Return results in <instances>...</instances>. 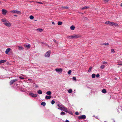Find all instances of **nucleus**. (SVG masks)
Returning a JSON list of instances; mask_svg holds the SVG:
<instances>
[{
  "label": "nucleus",
  "instance_id": "obj_9",
  "mask_svg": "<svg viewBox=\"0 0 122 122\" xmlns=\"http://www.w3.org/2000/svg\"><path fill=\"white\" fill-rule=\"evenodd\" d=\"M30 95L32 96L33 97H37V95L36 94H34L32 92H30L29 93Z\"/></svg>",
  "mask_w": 122,
  "mask_h": 122
},
{
  "label": "nucleus",
  "instance_id": "obj_21",
  "mask_svg": "<svg viewBox=\"0 0 122 122\" xmlns=\"http://www.w3.org/2000/svg\"><path fill=\"white\" fill-rule=\"evenodd\" d=\"M37 93L39 94H42V91L40 90H38L37 92Z\"/></svg>",
  "mask_w": 122,
  "mask_h": 122
},
{
  "label": "nucleus",
  "instance_id": "obj_53",
  "mask_svg": "<svg viewBox=\"0 0 122 122\" xmlns=\"http://www.w3.org/2000/svg\"><path fill=\"white\" fill-rule=\"evenodd\" d=\"M65 122H69L68 120H66L65 121Z\"/></svg>",
  "mask_w": 122,
  "mask_h": 122
},
{
  "label": "nucleus",
  "instance_id": "obj_18",
  "mask_svg": "<svg viewBox=\"0 0 122 122\" xmlns=\"http://www.w3.org/2000/svg\"><path fill=\"white\" fill-rule=\"evenodd\" d=\"M6 60H3L0 61V64L4 63L6 62Z\"/></svg>",
  "mask_w": 122,
  "mask_h": 122
},
{
  "label": "nucleus",
  "instance_id": "obj_7",
  "mask_svg": "<svg viewBox=\"0 0 122 122\" xmlns=\"http://www.w3.org/2000/svg\"><path fill=\"white\" fill-rule=\"evenodd\" d=\"M2 14L4 15H5L6 14L7 11V10L5 9H2Z\"/></svg>",
  "mask_w": 122,
  "mask_h": 122
},
{
  "label": "nucleus",
  "instance_id": "obj_19",
  "mask_svg": "<svg viewBox=\"0 0 122 122\" xmlns=\"http://www.w3.org/2000/svg\"><path fill=\"white\" fill-rule=\"evenodd\" d=\"M105 66L104 65H102L100 67V68L101 69H102L105 67Z\"/></svg>",
  "mask_w": 122,
  "mask_h": 122
},
{
  "label": "nucleus",
  "instance_id": "obj_55",
  "mask_svg": "<svg viewBox=\"0 0 122 122\" xmlns=\"http://www.w3.org/2000/svg\"><path fill=\"white\" fill-rule=\"evenodd\" d=\"M35 86H36V87H38V86H37V85L36 84Z\"/></svg>",
  "mask_w": 122,
  "mask_h": 122
},
{
  "label": "nucleus",
  "instance_id": "obj_32",
  "mask_svg": "<svg viewBox=\"0 0 122 122\" xmlns=\"http://www.w3.org/2000/svg\"><path fill=\"white\" fill-rule=\"evenodd\" d=\"M113 25H114L115 26H118V25L117 23H115L114 22Z\"/></svg>",
  "mask_w": 122,
  "mask_h": 122
},
{
  "label": "nucleus",
  "instance_id": "obj_29",
  "mask_svg": "<svg viewBox=\"0 0 122 122\" xmlns=\"http://www.w3.org/2000/svg\"><path fill=\"white\" fill-rule=\"evenodd\" d=\"M62 24V22L61 21H58L57 22V24L59 25H61Z\"/></svg>",
  "mask_w": 122,
  "mask_h": 122
},
{
  "label": "nucleus",
  "instance_id": "obj_5",
  "mask_svg": "<svg viewBox=\"0 0 122 122\" xmlns=\"http://www.w3.org/2000/svg\"><path fill=\"white\" fill-rule=\"evenodd\" d=\"M80 37L81 36L78 35H76L75 34H74L71 36V38L76 39Z\"/></svg>",
  "mask_w": 122,
  "mask_h": 122
},
{
  "label": "nucleus",
  "instance_id": "obj_45",
  "mask_svg": "<svg viewBox=\"0 0 122 122\" xmlns=\"http://www.w3.org/2000/svg\"><path fill=\"white\" fill-rule=\"evenodd\" d=\"M19 78L20 79H24V77H21L20 76H19Z\"/></svg>",
  "mask_w": 122,
  "mask_h": 122
},
{
  "label": "nucleus",
  "instance_id": "obj_31",
  "mask_svg": "<svg viewBox=\"0 0 122 122\" xmlns=\"http://www.w3.org/2000/svg\"><path fill=\"white\" fill-rule=\"evenodd\" d=\"M111 52L112 53H115V51L113 49H112L111 50Z\"/></svg>",
  "mask_w": 122,
  "mask_h": 122
},
{
  "label": "nucleus",
  "instance_id": "obj_24",
  "mask_svg": "<svg viewBox=\"0 0 122 122\" xmlns=\"http://www.w3.org/2000/svg\"><path fill=\"white\" fill-rule=\"evenodd\" d=\"M101 45H109V44L108 43H104L102 44Z\"/></svg>",
  "mask_w": 122,
  "mask_h": 122
},
{
  "label": "nucleus",
  "instance_id": "obj_15",
  "mask_svg": "<svg viewBox=\"0 0 122 122\" xmlns=\"http://www.w3.org/2000/svg\"><path fill=\"white\" fill-rule=\"evenodd\" d=\"M25 46V47H27L28 49H29L30 48V45L29 44H28V45H24Z\"/></svg>",
  "mask_w": 122,
  "mask_h": 122
},
{
  "label": "nucleus",
  "instance_id": "obj_42",
  "mask_svg": "<svg viewBox=\"0 0 122 122\" xmlns=\"http://www.w3.org/2000/svg\"><path fill=\"white\" fill-rule=\"evenodd\" d=\"M71 72V70H69L68 72V74H70Z\"/></svg>",
  "mask_w": 122,
  "mask_h": 122
},
{
  "label": "nucleus",
  "instance_id": "obj_59",
  "mask_svg": "<svg viewBox=\"0 0 122 122\" xmlns=\"http://www.w3.org/2000/svg\"><path fill=\"white\" fill-rule=\"evenodd\" d=\"M121 71L122 72V70Z\"/></svg>",
  "mask_w": 122,
  "mask_h": 122
},
{
  "label": "nucleus",
  "instance_id": "obj_40",
  "mask_svg": "<svg viewBox=\"0 0 122 122\" xmlns=\"http://www.w3.org/2000/svg\"><path fill=\"white\" fill-rule=\"evenodd\" d=\"M55 103V101L53 100H52L51 101V103L52 105L54 104Z\"/></svg>",
  "mask_w": 122,
  "mask_h": 122
},
{
  "label": "nucleus",
  "instance_id": "obj_20",
  "mask_svg": "<svg viewBox=\"0 0 122 122\" xmlns=\"http://www.w3.org/2000/svg\"><path fill=\"white\" fill-rule=\"evenodd\" d=\"M102 92L103 93H105L107 92V91L105 89H103L102 91Z\"/></svg>",
  "mask_w": 122,
  "mask_h": 122
},
{
  "label": "nucleus",
  "instance_id": "obj_36",
  "mask_svg": "<svg viewBox=\"0 0 122 122\" xmlns=\"http://www.w3.org/2000/svg\"><path fill=\"white\" fill-rule=\"evenodd\" d=\"M92 67H90L89 68V69L88 70V71L89 72H90L92 69Z\"/></svg>",
  "mask_w": 122,
  "mask_h": 122
},
{
  "label": "nucleus",
  "instance_id": "obj_46",
  "mask_svg": "<svg viewBox=\"0 0 122 122\" xmlns=\"http://www.w3.org/2000/svg\"><path fill=\"white\" fill-rule=\"evenodd\" d=\"M96 76L97 77H99L100 75L99 74H97L96 75Z\"/></svg>",
  "mask_w": 122,
  "mask_h": 122
},
{
  "label": "nucleus",
  "instance_id": "obj_30",
  "mask_svg": "<svg viewBox=\"0 0 122 122\" xmlns=\"http://www.w3.org/2000/svg\"><path fill=\"white\" fill-rule=\"evenodd\" d=\"M72 92V90L71 89H69L68 91V92L69 93H71Z\"/></svg>",
  "mask_w": 122,
  "mask_h": 122
},
{
  "label": "nucleus",
  "instance_id": "obj_26",
  "mask_svg": "<svg viewBox=\"0 0 122 122\" xmlns=\"http://www.w3.org/2000/svg\"><path fill=\"white\" fill-rule=\"evenodd\" d=\"M37 30L39 31L40 32H41L43 30V29H41L40 28H38L37 29Z\"/></svg>",
  "mask_w": 122,
  "mask_h": 122
},
{
  "label": "nucleus",
  "instance_id": "obj_48",
  "mask_svg": "<svg viewBox=\"0 0 122 122\" xmlns=\"http://www.w3.org/2000/svg\"><path fill=\"white\" fill-rule=\"evenodd\" d=\"M79 113L77 112H75V114L76 115H78L79 114Z\"/></svg>",
  "mask_w": 122,
  "mask_h": 122
},
{
  "label": "nucleus",
  "instance_id": "obj_10",
  "mask_svg": "<svg viewBox=\"0 0 122 122\" xmlns=\"http://www.w3.org/2000/svg\"><path fill=\"white\" fill-rule=\"evenodd\" d=\"M11 49L10 48H8L5 51V53L6 54H7L9 52L10 50Z\"/></svg>",
  "mask_w": 122,
  "mask_h": 122
},
{
  "label": "nucleus",
  "instance_id": "obj_23",
  "mask_svg": "<svg viewBox=\"0 0 122 122\" xmlns=\"http://www.w3.org/2000/svg\"><path fill=\"white\" fill-rule=\"evenodd\" d=\"M89 8V7L88 6H85L83 7L82 8V10H84L85 9L88 8Z\"/></svg>",
  "mask_w": 122,
  "mask_h": 122
},
{
  "label": "nucleus",
  "instance_id": "obj_38",
  "mask_svg": "<svg viewBox=\"0 0 122 122\" xmlns=\"http://www.w3.org/2000/svg\"><path fill=\"white\" fill-rule=\"evenodd\" d=\"M65 112H61L60 113V114L61 115H65Z\"/></svg>",
  "mask_w": 122,
  "mask_h": 122
},
{
  "label": "nucleus",
  "instance_id": "obj_50",
  "mask_svg": "<svg viewBox=\"0 0 122 122\" xmlns=\"http://www.w3.org/2000/svg\"><path fill=\"white\" fill-rule=\"evenodd\" d=\"M21 75L25 77L26 76L23 74H21Z\"/></svg>",
  "mask_w": 122,
  "mask_h": 122
},
{
  "label": "nucleus",
  "instance_id": "obj_33",
  "mask_svg": "<svg viewBox=\"0 0 122 122\" xmlns=\"http://www.w3.org/2000/svg\"><path fill=\"white\" fill-rule=\"evenodd\" d=\"M34 18V16L32 15H31L30 16V18L31 20L33 19Z\"/></svg>",
  "mask_w": 122,
  "mask_h": 122
},
{
  "label": "nucleus",
  "instance_id": "obj_56",
  "mask_svg": "<svg viewBox=\"0 0 122 122\" xmlns=\"http://www.w3.org/2000/svg\"><path fill=\"white\" fill-rule=\"evenodd\" d=\"M14 16H15L17 17V15H14Z\"/></svg>",
  "mask_w": 122,
  "mask_h": 122
},
{
  "label": "nucleus",
  "instance_id": "obj_51",
  "mask_svg": "<svg viewBox=\"0 0 122 122\" xmlns=\"http://www.w3.org/2000/svg\"><path fill=\"white\" fill-rule=\"evenodd\" d=\"M28 81H32V80L30 79H28Z\"/></svg>",
  "mask_w": 122,
  "mask_h": 122
},
{
  "label": "nucleus",
  "instance_id": "obj_25",
  "mask_svg": "<svg viewBox=\"0 0 122 122\" xmlns=\"http://www.w3.org/2000/svg\"><path fill=\"white\" fill-rule=\"evenodd\" d=\"M41 105H43V106H45L46 105V103L45 102H42L41 103Z\"/></svg>",
  "mask_w": 122,
  "mask_h": 122
},
{
  "label": "nucleus",
  "instance_id": "obj_28",
  "mask_svg": "<svg viewBox=\"0 0 122 122\" xmlns=\"http://www.w3.org/2000/svg\"><path fill=\"white\" fill-rule=\"evenodd\" d=\"M114 24V22H110L109 23V25L110 26H113Z\"/></svg>",
  "mask_w": 122,
  "mask_h": 122
},
{
  "label": "nucleus",
  "instance_id": "obj_2",
  "mask_svg": "<svg viewBox=\"0 0 122 122\" xmlns=\"http://www.w3.org/2000/svg\"><path fill=\"white\" fill-rule=\"evenodd\" d=\"M51 53V51L50 50L47 52L45 55V56L46 57H49L50 56Z\"/></svg>",
  "mask_w": 122,
  "mask_h": 122
},
{
  "label": "nucleus",
  "instance_id": "obj_58",
  "mask_svg": "<svg viewBox=\"0 0 122 122\" xmlns=\"http://www.w3.org/2000/svg\"><path fill=\"white\" fill-rule=\"evenodd\" d=\"M1 3V2L0 1V4Z\"/></svg>",
  "mask_w": 122,
  "mask_h": 122
},
{
  "label": "nucleus",
  "instance_id": "obj_8",
  "mask_svg": "<svg viewBox=\"0 0 122 122\" xmlns=\"http://www.w3.org/2000/svg\"><path fill=\"white\" fill-rule=\"evenodd\" d=\"M18 81V80L17 79H14L11 80L10 81V85H12L15 82Z\"/></svg>",
  "mask_w": 122,
  "mask_h": 122
},
{
  "label": "nucleus",
  "instance_id": "obj_37",
  "mask_svg": "<svg viewBox=\"0 0 122 122\" xmlns=\"http://www.w3.org/2000/svg\"><path fill=\"white\" fill-rule=\"evenodd\" d=\"M110 21H106L105 23V24H107V25H108V24L109 25V23H110Z\"/></svg>",
  "mask_w": 122,
  "mask_h": 122
},
{
  "label": "nucleus",
  "instance_id": "obj_22",
  "mask_svg": "<svg viewBox=\"0 0 122 122\" xmlns=\"http://www.w3.org/2000/svg\"><path fill=\"white\" fill-rule=\"evenodd\" d=\"M75 27L73 25L71 26L70 27V29L72 30H74L75 29Z\"/></svg>",
  "mask_w": 122,
  "mask_h": 122
},
{
  "label": "nucleus",
  "instance_id": "obj_16",
  "mask_svg": "<svg viewBox=\"0 0 122 122\" xmlns=\"http://www.w3.org/2000/svg\"><path fill=\"white\" fill-rule=\"evenodd\" d=\"M67 112V113H68L69 114H71V115H72L73 114V113L71 111H68L67 110V112Z\"/></svg>",
  "mask_w": 122,
  "mask_h": 122
},
{
  "label": "nucleus",
  "instance_id": "obj_52",
  "mask_svg": "<svg viewBox=\"0 0 122 122\" xmlns=\"http://www.w3.org/2000/svg\"><path fill=\"white\" fill-rule=\"evenodd\" d=\"M52 24L54 25L55 24L54 22L53 21L52 22Z\"/></svg>",
  "mask_w": 122,
  "mask_h": 122
},
{
  "label": "nucleus",
  "instance_id": "obj_4",
  "mask_svg": "<svg viewBox=\"0 0 122 122\" xmlns=\"http://www.w3.org/2000/svg\"><path fill=\"white\" fill-rule=\"evenodd\" d=\"M55 70L59 73H61L62 71V69L61 68H56L55 69Z\"/></svg>",
  "mask_w": 122,
  "mask_h": 122
},
{
  "label": "nucleus",
  "instance_id": "obj_1",
  "mask_svg": "<svg viewBox=\"0 0 122 122\" xmlns=\"http://www.w3.org/2000/svg\"><path fill=\"white\" fill-rule=\"evenodd\" d=\"M2 22L4 23V24L8 27H10L11 25V23L8 21L6 20L5 18L2 19L1 20Z\"/></svg>",
  "mask_w": 122,
  "mask_h": 122
},
{
  "label": "nucleus",
  "instance_id": "obj_44",
  "mask_svg": "<svg viewBox=\"0 0 122 122\" xmlns=\"http://www.w3.org/2000/svg\"><path fill=\"white\" fill-rule=\"evenodd\" d=\"M36 3H38L39 4H43V3L40 2H37V1H36Z\"/></svg>",
  "mask_w": 122,
  "mask_h": 122
},
{
  "label": "nucleus",
  "instance_id": "obj_47",
  "mask_svg": "<svg viewBox=\"0 0 122 122\" xmlns=\"http://www.w3.org/2000/svg\"><path fill=\"white\" fill-rule=\"evenodd\" d=\"M53 41L55 42L56 43V44H57L58 43L57 41H56L55 39H54L53 40Z\"/></svg>",
  "mask_w": 122,
  "mask_h": 122
},
{
  "label": "nucleus",
  "instance_id": "obj_39",
  "mask_svg": "<svg viewBox=\"0 0 122 122\" xmlns=\"http://www.w3.org/2000/svg\"><path fill=\"white\" fill-rule=\"evenodd\" d=\"M117 65H122V62H118V64H117Z\"/></svg>",
  "mask_w": 122,
  "mask_h": 122
},
{
  "label": "nucleus",
  "instance_id": "obj_35",
  "mask_svg": "<svg viewBox=\"0 0 122 122\" xmlns=\"http://www.w3.org/2000/svg\"><path fill=\"white\" fill-rule=\"evenodd\" d=\"M63 106H64L63 105V106L61 107H60V108H58V109H60L62 111V110H63Z\"/></svg>",
  "mask_w": 122,
  "mask_h": 122
},
{
  "label": "nucleus",
  "instance_id": "obj_14",
  "mask_svg": "<svg viewBox=\"0 0 122 122\" xmlns=\"http://www.w3.org/2000/svg\"><path fill=\"white\" fill-rule=\"evenodd\" d=\"M51 97V96L49 95V96H46L45 97V98L47 99H50Z\"/></svg>",
  "mask_w": 122,
  "mask_h": 122
},
{
  "label": "nucleus",
  "instance_id": "obj_17",
  "mask_svg": "<svg viewBox=\"0 0 122 122\" xmlns=\"http://www.w3.org/2000/svg\"><path fill=\"white\" fill-rule=\"evenodd\" d=\"M46 94L47 95H50L51 94V92L50 91H48L46 92Z\"/></svg>",
  "mask_w": 122,
  "mask_h": 122
},
{
  "label": "nucleus",
  "instance_id": "obj_27",
  "mask_svg": "<svg viewBox=\"0 0 122 122\" xmlns=\"http://www.w3.org/2000/svg\"><path fill=\"white\" fill-rule=\"evenodd\" d=\"M96 76L95 74H93L92 75V78H94Z\"/></svg>",
  "mask_w": 122,
  "mask_h": 122
},
{
  "label": "nucleus",
  "instance_id": "obj_12",
  "mask_svg": "<svg viewBox=\"0 0 122 122\" xmlns=\"http://www.w3.org/2000/svg\"><path fill=\"white\" fill-rule=\"evenodd\" d=\"M18 47L19 48V50H24L23 47L21 46H19Z\"/></svg>",
  "mask_w": 122,
  "mask_h": 122
},
{
  "label": "nucleus",
  "instance_id": "obj_3",
  "mask_svg": "<svg viewBox=\"0 0 122 122\" xmlns=\"http://www.w3.org/2000/svg\"><path fill=\"white\" fill-rule=\"evenodd\" d=\"M10 12L13 14L17 13L18 14H21L20 11L17 10H13L10 11Z\"/></svg>",
  "mask_w": 122,
  "mask_h": 122
},
{
  "label": "nucleus",
  "instance_id": "obj_43",
  "mask_svg": "<svg viewBox=\"0 0 122 122\" xmlns=\"http://www.w3.org/2000/svg\"><path fill=\"white\" fill-rule=\"evenodd\" d=\"M102 63L103 64H108L107 63V62H106L105 61H103V62H102Z\"/></svg>",
  "mask_w": 122,
  "mask_h": 122
},
{
  "label": "nucleus",
  "instance_id": "obj_57",
  "mask_svg": "<svg viewBox=\"0 0 122 122\" xmlns=\"http://www.w3.org/2000/svg\"><path fill=\"white\" fill-rule=\"evenodd\" d=\"M113 122H115V121L114 120L113 121Z\"/></svg>",
  "mask_w": 122,
  "mask_h": 122
},
{
  "label": "nucleus",
  "instance_id": "obj_11",
  "mask_svg": "<svg viewBox=\"0 0 122 122\" xmlns=\"http://www.w3.org/2000/svg\"><path fill=\"white\" fill-rule=\"evenodd\" d=\"M63 110L62 111H65V112H66L67 111V109L64 106L63 107Z\"/></svg>",
  "mask_w": 122,
  "mask_h": 122
},
{
  "label": "nucleus",
  "instance_id": "obj_49",
  "mask_svg": "<svg viewBox=\"0 0 122 122\" xmlns=\"http://www.w3.org/2000/svg\"><path fill=\"white\" fill-rule=\"evenodd\" d=\"M71 36H68L67 37V38L70 39L71 38Z\"/></svg>",
  "mask_w": 122,
  "mask_h": 122
},
{
  "label": "nucleus",
  "instance_id": "obj_6",
  "mask_svg": "<svg viewBox=\"0 0 122 122\" xmlns=\"http://www.w3.org/2000/svg\"><path fill=\"white\" fill-rule=\"evenodd\" d=\"M86 117L85 115H83L81 116H78V118L79 119H85L86 118Z\"/></svg>",
  "mask_w": 122,
  "mask_h": 122
},
{
  "label": "nucleus",
  "instance_id": "obj_34",
  "mask_svg": "<svg viewBox=\"0 0 122 122\" xmlns=\"http://www.w3.org/2000/svg\"><path fill=\"white\" fill-rule=\"evenodd\" d=\"M61 8H64V9H68L69 8V7H67V6H66V7L62 6L61 7Z\"/></svg>",
  "mask_w": 122,
  "mask_h": 122
},
{
  "label": "nucleus",
  "instance_id": "obj_13",
  "mask_svg": "<svg viewBox=\"0 0 122 122\" xmlns=\"http://www.w3.org/2000/svg\"><path fill=\"white\" fill-rule=\"evenodd\" d=\"M57 106L60 108L61 107L63 106V105H62L61 103H59L57 104Z\"/></svg>",
  "mask_w": 122,
  "mask_h": 122
},
{
  "label": "nucleus",
  "instance_id": "obj_41",
  "mask_svg": "<svg viewBox=\"0 0 122 122\" xmlns=\"http://www.w3.org/2000/svg\"><path fill=\"white\" fill-rule=\"evenodd\" d=\"M72 79L73 80L76 81V78L75 77H73Z\"/></svg>",
  "mask_w": 122,
  "mask_h": 122
},
{
  "label": "nucleus",
  "instance_id": "obj_54",
  "mask_svg": "<svg viewBox=\"0 0 122 122\" xmlns=\"http://www.w3.org/2000/svg\"><path fill=\"white\" fill-rule=\"evenodd\" d=\"M122 7V2L121 3L120 5Z\"/></svg>",
  "mask_w": 122,
  "mask_h": 122
}]
</instances>
